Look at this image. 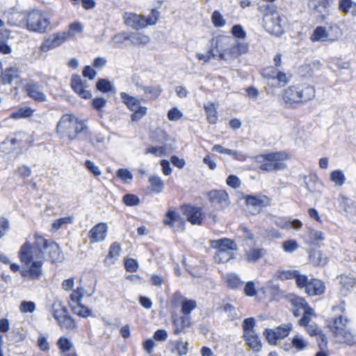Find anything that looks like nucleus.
I'll list each match as a JSON object with an SVG mask.
<instances>
[{"mask_svg": "<svg viewBox=\"0 0 356 356\" xmlns=\"http://www.w3.org/2000/svg\"><path fill=\"white\" fill-rule=\"evenodd\" d=\"M333 312H339L337 317L331 318L328 322V326L333 334H335V331H342V330L346 328V323L348 320L346 317L343 316V313L345 312L344 302H341L340 305H336L332 307Z\"/></svg>", "mask_w": 356, "mask_h": 356, "instance_id": "obj_11", "label": "nucleus"}, {"mask_svg": "<svg viewBox=\"0 0 356 356\" xmlns=\"http://www.w3.org/2000/svg\"><path fill=\"white\" fill-rule=\"evenodd\" d=\"M35 239H36V245L42 247L43 258L52 262L60 261L63 259V255L56 243L47 241L38 234L35 235Z\"/></svg>", "mask_w": 356, "mask_h": 356, "instance_id": "obj_5", "label": "nucleus"}, {"mask_svg": "<svg viewBox=\"0 0 356 356\" xmlns=\"http://www.w3.org/2000/svg\"><path fill=\"white\" fill-rule=\"evenodd\" d=\"M174 325L175 328L174 330L175 334H179L182 332L184 328L188 327L191 325L190 318L188 315H184L179 320H175Z\"/></svg>", "mask_w": 356, "mask_h": 356, "instance_id": "obj_37", "label": "nucleus"}, {"mask_svg": "<svg viewBox=\"0 0 356 356\" xmlns=\"http://www.w3.org/2000/svg\"><path fill=\"white\" fill-rule=\"evenodd\" d=\"M170 352L178 356H184L188 352V343L181 340H175L170 342Z\"/></svg>", "mask_w": 356, "mask_h": 356, "instance_id": "obj_32", "label": "nucleus"}, {"mask_svg": "<svg viewBox=\"0 0 356 356\" xmlns=\"http://www.w3.org/2000/svg\"><path fill=\"white\" fill-rule=\"evenodd\" d=\"M264 335H265L266 340L270 344L275 345L276 341L279 339L278 337H277V334H275L274 329H266L264 332Z\"/></svg>", "mask_w": 356, "mask_h": 356, "instance_id": "obj_62", "label": "nucleus"}, {"mask_svg": "<svg viewBox=\"0 0 356 356\" xmlns=\"http://www.w3.org/2000/svg\"><path fill=\"white\" fill-rule=\"evenodd\" d=\"M332 0H310L308 3L309 13L318 22H323L328 15Z\"/></svg>", "mask_w": 356, "mask_h": 356, "instance_id": "obj_10", "label": "nucleus"}, {"mask_svg": "<svg viewBox=\"0 0 356 356\" xmlns=\"http://www.w3.org/2000/svg\"><path fill=\"white\" fill-rule=\"evenodd\" d=\"M28 95L35 101L42 102L46 101V95L40 90V86L38 83L30 82L25 86Z\"/></svg>", "mask_w": 356, "mask_h": 356, "instance_id": "obj_26", "label": "nucleus"}, {"mask_svg": "<svg viewBox=\"0 0 356 356\" xmlns=\"http://www.w3.org/2000/svg\"><path fill=\"white\" fill-rule=\"evenodd\" d=\"M255 326V320L254 318L250 317L245 318L242 323L243 334H245L250 332H255L254 327Z\"/></svg>", "mask_w": 356, "mask_h": 356, "instance_id": "obj_49", "label": "nucleus"}, {"mask_svg": "<svg viewBox=\"0 0 356 356\" xmlns=\"http://www.w3.org/2000/svg\"><path fill=\"white\" fill-rule=\"evenodd\" d=\"M226 282L228 286L234 289H238L243 284V282H242L238 276L234 273L228 274L226 276Z\"/></svg>", "mask_w": 356, "mask_h": 356, "instance_id": "obj_43", "label": "nucleus"}, {"mask_svg": "<svg viewBox=\"0 0 356 356\" xmlns=\"http://www.w3.org/2000/svg\"><path fill=\"white\" fill-rule=\"evenodd\" d=\"M233 41L234 38L231 36L219 35L216 38H213L210 40L211 47L208 50L207 55L211 56V58L216 57L217 54L214 52L216 50V52L218 53L219 56L220 53L222 52V49L232 44V42Z\"/></svg>", "mask_w": 356, "mask_h": 356, "instance_id": "obj_13", "label": "nucleus"}, {"mask_svg": "<svg viewBox=\"0 0 356 356\" xmlns=\"http://www.w3.org/2000/svg\"><path fill=\"white\" fill-rule=\"evenodd\" d=\"M69 38V34L65 32L54 33L44 39L40 45V50L46 52L60 46Z\"/></svg>", "mask_w": 356, "mask_h": 356, "instance_id": "obj_12", "label": "nucleus"}, {"mask_svg": "<svg viewBox=\"0 0 356 356\" xmlns=\"http://www.w3.org/2000/svg\"><path fill=\"white\" fill-rule=\"evenodd\" d=\"M87 131L88 127L84 122L72 114L63 115L56 125V133L60 137H67L70 140L76 139L79 134Z\"/></svg>", "mask_w": 356, "mask_h": 356, "instance_id": "obj_1", "label": "nucleus"}, {"mask_svg": "<svg viewBox=\"0 0 356 356\" xmlns=\"http://www.w3.org/2000/svg\"><path fill=\"white\" fill-rule=\"evenodd\" d=\"M266 254L267 251L264 248H250L245 250L243 257L248 263L254 264Z\"/></svg>", "mask_w": 356, "mask_h": 356, "instance_id": "obj_24", "label": "nucleus"}, {"mask_svg": "<svg viewBox=\"0 0 356 356\" xmlns=\"http://www.w3.org/2000/svg\"><path fill=\"white\" fill-rule=\"evenodd\" d=\"M204 108L207 113V118L208 122L210 124H216L218 120V114L214 104L210 103L208 105H204Z\"/></svg>", "mask_w": 356, "mask_h": 356, "instance_id": "obj_38", "label": "nucleus"}, {"mask_svg": "<svg viewBox=\"0 0 356 356\" xmlns=\"http://www.w3.org/2000/svg\"><path fill=\"white\" fill-rule=\"evenodd\" d=\"M277 225L284 229L293 228L298 229L302 227V222L299 220H281L277 222Z\"/></svg>", "mask_w": 356, "mask_h": 356, "instance_id": "obj_45", "label": "nucleus"}, {"mask_svg": "<svg viewBox=\"0 0 356 356\" xmlns=\"http://www.w3.org/2000/svg\"><path fill=\"white\" fill-rule=\"evenodd\" d=\"M71 86L72 89L76 92L80 97L83 99H88L92 97V93L90 90H86L87 82L83 81L79 76H74L71 80Z\"/></svg>", "mask_w": 356, "mask_h": 356, "instance_id": "obj_19", "label": "nucleus"}, {"mask_svg": "<svg viewBox=\"0 0 356 356\" xmlns=\"http://www.w3.org/2000/svg\"><path fill=\"white\" fill-rule=\"evenodd\" d=\"M67 311V309L63 307L60 302H54L51 305V314L56 321Z\"/></svg>", "mask_w": 356, "mask_h": 356, "instance_id": "obj_41", "label": "nucleus"}, {"mask_svg": "<svg viewBox=\"0 0 356 356\" xmlns=\"http://www.w3.org/2000/svg\"><path fill=\"white\" fill-rule=\"evenodd\" d=\"M299 105L303 104L314 98L316 90L314 86L307 84L298 85Z\"/></svg>", "mask_w": 356, "mask_h": 356, "instance_id": "obj_23", "label": "nucleus"}, {"mask_svg": "<svg viewBox=\"0 0 356 356\" xmlns=\"http://www.w3.org/2000/svg\"><path fill=\"white\" fill-rule=\"evenodd\" d=\"M211 247L216 249L214 260L217 263H225L234 257L233 251L236 250V243L229 238H224L211 241Z\"/></svg>", "mask_w": 356, "mask_h": 356, "instance_id": "obj_3", "label": "nucleus"}, {"mask_svg": "<svg viewBox=\"0 0 356 356\" xmlns=\"http://www.w3.org/2000/svg\"><path fill=\"white\" fill-rule=\"evenodd\" d=\"M314 315V312L311 307H307L304 310L302 317L299 320V325L301 326H307L311 321L312 316Z\"/></svg>", "mask_w": 356, "mask_h": 356, "instance_id": "obj_51", "label": "nucleus"}, {"mask_svg": "<svg viewBox=\"0 0 356 356\" xmlns=\"http://www.w3.org/2000/svg\"><path fill=\"white\" fill-rule=\"evenodd\" d=\"M19 309L22 313H33L35 310V304L32 301H22Z\"/></svg>", "mask_w": 356, "mask_h": 356, "instance_id": "obj_56", "label": "nucleus"}, {"mask_svg": "<svg viewBox=\"0 0 356 356\" xmlns=\"http://www.w3.org/2000/svg\"><path fill=\"white\" fill-rule=\"evenodd\" d=\"M282 248L286 252H293L298 248V244L296 241L288 240L283 243Z\"/></svg>", "mask_w": 356, "mask_h": 356, "instance_id": "obj_63", "label": "nucleus"}, {"mask_svg": "<svg viewBox=\"0 0 356 356\" xmlns=\"http://www.w3.org/2000/svg\"><path fill=\"white\" fill-rule=\"evenodd\" d=\"M245 201L248 206L253 207L259 213L263 207L270 205V200L265 195L261 197L249 195L247 196Z\"/></svg>", "mask_w": 356, "mask_h": 356, "instance_id": "obj_27", "label": "nucleus"}, {"mask_svg": "<svg viewBox=\"0 0 356 356\" xmlns=\"http://www.w3.org/2000/svg\"><path fill=\"white\" fill-rule=\"evenodd\" d=\"M120 251V245L117 242L113 243L110 247L108 254L104 261L105 264L106 265L113 264L114 263V260H115L119 256Z\"/></svg>", "mask_w": 356, "mask_h": 356, "instance_id": "obj_36", "label": "nucleus"}, {"mask_svg": "<svg viewBox=\"0 0 356 356\" xmlns=\"http://www.w3.org/2000/svg\"><path fill=\"white\" fill-rule=\"evenodd\" d=\"M310 39L312 42H330V38L327 30L325 27L318 26L313 31Z\"/></svg>", "mask_w": 356, "mask_h": 356, "instance_id": "obj_34", "label": "nucleus"}, {"mask_svg": "<svg viewBox=\"0 0 356 356\" xmlns=\"http://www.w3.org/2000/svg\"><path fill=\"white\" fill-rule=\"evenodd\" d=\"M305 186L312 193H321L323 189L322 183L315 175H311L305 180Z\"/></svg>", "mask_w": 356, "mask_h": 356, "instance_id": "obj_33", "label": "nucleus"}, {"mask_svg": "<svg viewBox=\"0 0 356 356\" xmlns=\"http://www.w3.org/2000/svg\"><path fill=\"white\" fill-rule=\"evenodd\" d=\"M21 72L17 67L7 68L3 72L1 82L3 84H10L14 80L20 77Z\"/></svg>", "mask_w": 356, "mask_h": 356, "instance_id": "obj_31", "label": "nucleus"}, {"mask_svg": "<svg viewBox=\"0 0 356 356\" xmlns=\"http://www.w3.org/2000/svg\"><path fill=\"white\" fill-rule=\"evenodd\" d=\"M42 261H33L28 270H23L21 271V275L24 277H29L31 280H38L42 275Z\"/></svg>", "mask_w": 356, "mask_h": 356, "instance_id": "obj_22", "label": "nucleus"}, {"mask_svg": "<svg viewBox=\"0 0 356 356\" xmlns=\"http://www.w3.org/2000/svg\"><path fill=\"white\" fill-rule=\"evenodd\" d=\"M19 257L22 263L28 265L33 262L34 259L43 258V250L42 247L36 245V239L33 245L29 242H26L19 251Z\"/></svg>", "mask_w": 356, "mask_h": 356, "instance_id": "obj_7", "label": "nucleus"}, {"mask_svg": "<svg viewBox=\"0 0 356 356\" xmlns=\"http://www.w3.org/2000/svg\"><path fill=\"white\" fill-rule=\"evenodd\" d=\"M211 20L216 27H222L225 25V20L223 19L221 13L218 10H215L213 13Z\"/></svg>", "mask_w": 356, "mask_h": 356, "instance_id": "obj_54", "label": "nucleus"}, {"mask_svg": "<svg viewBox=\"0 0 356 356\" xmlns=\"http://www.w3.org/2000/svg\"><path fill=\"white\" fill-rule=\"evenodd\" d=\"M341 207L343 208L344 211L346 213V216L348 214V211L353 210V207H355L356 204L354 201L343 196L341 197Z\"/></svg>", "mask_w": 356, "mask_h": 356, "instance_id": "obj_61", "label": "nucleus"}, {"mask_svg": "<svg viewBox=\"0 0 356 356\" xmlns=\"http://www.w3.org/2000/svg\"><path fill=\"white\" fill-rule=\"evenodd\" d=\"M339 9L344 13H350L352 16H356V3L353 0H339Z\"/></svg>", "mask_w": 356, "mask_h": 356, "instance_id": "obj_35", "label": "nucleus"}, {"mask_svg": "<svg viewBox=\"0 0 356 356\" xmlns=\"http://www.w3.org/2000/svg\"><path fill=\"white\" fill-rule=\"evenodd\" d=\"M339 280L342 288L346 291L350 290L356 284V280L353 277L341 276Z\"/></svg>", "mask_w": 356, "mask_h": 356, "instance_id": "obj_48", "label": "nucleus"}, {"mask_svg": "<svg viewBox=\"0 0 356 356\" xmlns=\"http://www.w3.org/2000/svg\"><path fill=\"white\" fill-rule=\"evenodd\" d=\"M182 113L176 107L172 108L168 112V118L170 121H177L182 117Z\"/></svg>", "mask_w": 356, "mask_h": 356, "instance_id": "obj_64", "label": "nucleus"}, {"mask_svg": "<svg viewBox=\"0 0 356 356\" xmlns=\"http://www.w3.org/2000/svg\"><path fill=\"white\" fill-rule=\"evenodd\" d=\"M309 238L312 243L325 240L324 233L321 231L312 229L309 233Z\"/></svg>", "mask_w": 356, "mask_h": 356, "instance_id": "obj_57", "label": "nucleus"}, {"mask_svg": "<svg viewBox=\"0 0 356 356\" xmlns=\"http://www.w3.org/2000/svg\"><path fill=\"white\" fill-rule=\"evenodd\" d=\"M259 10L264 13V28L270 34L280 36L284 32V29L281 24L282 17L277 12L276 7L267 4L260 6Z\"/></svg>", "mask_w": 356, "mask_h": 356, "instance_id": "obj_2", "label": "nucleus"}, {"mask_svg": "<svg viewBox=\"0 0 356 356\" xmlns=\"http://www.w3.org/2000/svg\"><path fill=\"white\" fill-rule=\"evenodd\" d=\"M124 23L134 29L139 30L146 26L145 19L134 13H126L124 15Z\"/></svg>", "mask_w": 356, "mask_h": 356, "instance_id": "obj_25", "label": "nucleus"}, {"mask_svg": "<svg viewBox=\"0 0 356 356\" xmlns=\"http://www.w3.org/2000/svg\"><path fill=\"white\" fill-rule=\"evenodd\" d=\"M163 222L165 225L170 227L175 231L178 230L179 227H182L184 225V220L180 215L171 209L168 210L165 214Z\"/></svg>", "mask_w": 356, "mask_h": 356, "instance_id": "obj_18", "label": "nucleus"}, {"mask_svg": "<svg viewBox=\"0 0 356 356\" xmlns=\"http://www.w3.org/2000/svg\"><path fill=\"white\" fill-rule=\"evenodd\" d=\"M243 338L245 344L248 346L254 352H259L262 348V343L259 339V335L256 332L243 334Z\"/></svg>", "mask_w": 356, "mask_h": 356, "instance_id": "obj_28", "label": "nucleus"}, {"mask_svg": "<svg viewBox=\"0 0 356 356\" xmlns=\"http://www.w3.org/2000/svg\"><path fill=\"white\" fill-rule=\"evenodd\" d=\"M330 179L337 186H342L346 181V177L340 170L332 171L330 174Z\"/></svg>", "mask_w": 356, "mask_h": 356, "instance_id": "obj_47", "label": "nucleus"}, {"mask_svg": "<svg viewBox=\"0 0 356 356\" xmlns=\"http://www.w3.org/2000/svg\"><path fill=\"white\" fill-rule=\"evenodd\" d=\"M83 31V26L80 22H73L69 25V31L65 33L69 34V38L73 37L76 33H81Z\"/></svg>", "mask_w": 356, "mask_h": 356, "instance_id": "obj_52", "label": "nucleus"}, {"mask_svg": "<svg viewBox=\"0 0 356 356\" xmlns=\"http://www.w3.org/2000/svg\"><path fill=\"white\" fill-rule=\"evenodd\" d=\"M248 51V44L245 42H239L234 38L232 44L222 49L218 58L220 60L225 61L232 60L237 58L241 55L247 53Z\"/></svg>", "mask_w": 356, "mask_h": 356, "instance_id": "obj_8", "label": "nucleus"}, {"mask_svg": "<svg viewBox=\"0 0 356 356\" xmlns=\"http://www.w3.org/2000/svg\"><path fill=\"white\" fill-rule=\"evenodd\" d=\"M184 214L186 219L192 225H200L202 222V209L192 205H184L182 207Z\"/></svg>", "mask_w": 356, "mask_h": 356, "instance_id": "obj_17", "label": "nucleus"}, {"mask_svg": "<svg viewBox=\"0 0 356 356\" xmlns=\"http://www.w3.org/2000/svg\"><path fill=\"white\" fill-rule=\"evenodd\" d=\"M49 25V19L40 10H33L26 16V26L30 31L42 33Z\"/></svg>", "mask_w": 356, "mask_h": 356, "instance_id": "obj_6", "label": "nucleus"}, {"mask_svg": "<svg viewBox=\"0 0 356 356\" xmlns=\"http://www.w3.org/2000/svg\"><path fill=\"white\" fill-rule=\"evenodd\" d=\"M291 323L282 324L274 329L275 334H277V337H278L279 339H282L286 337L291 332Z\"/></svg>", "mask_w": 356, "mask_h": 356, "instance_id": "obj_42", "label": "nucleus"}, {"mask_svg": "<svg viewBox=\"0 0 356 356\" xmlns=\"http://www.w3.org/2000/svg\"><path fill=\"white\" fill-rule=\"evenodd\" d=\"M120 39V42L122 40H129L133 44L144 46L149 43L150 38L148 35H144L142 33H131L129 35L126 33H121L115 35L113 37V40Z\"/></svg>", "mask_w": 356, "mask_h": 356, "instance_id": "obj_15", "label": "nucleus"}, {"mask_svg": "<svg viewBox=\"0 0 356 356\" xmlns=\"http://www.w3.org/2000/svg\"><path fill=\"white\" fill-rule=\"evenodd\" d=\"M152 191L156 193H161L163 189V182L158 176L153 175L149 178Z\"/></svg>", "mask_w": 356, "mask_h": 356, "instance_id": "obj_44", "label": "nucleus"}, {"mask_svg": "<svg viewBox=\"0 0 356 356\" xmlns=\"http://www.w3.org/2000/svg\"><path fill=\"white\" fill-rule=\"evenodd\" d=\"M291 342L292 346L298 350H302L307 346V343L298 335L295 336Z\"/></svg>", "mask_w": 356, "mask_h": 356, "instance_id": "obj_55", "label": "nucleus"}, {"mask_svg": "<svg viewBox=\"0 0 356 356\" xmlns=\"http://www.w3.org/2000/svg\"><path fill=\"white\" fill-rule=\"evenodd\" d=\"M211 203L217 209H224L229 205L228 193L223 190H213L208 193Z\"/></svg>", "mask_w": 356, "mask_h": 356, "instance_id": "obj_14", "label": "nucleus"}, {"mask_svg": "<svg viewBox=\"0 0 356 356\" xmlns=\"http://www.w3.org/2000/svg\"><path fill=\"white\" fill-rule=\"evenodd\" d=\"M120 97L122 102L126 106L134 113L131 114V120L133 121H138L147 113V107L140 105V101L133 96H130L127 92H122L120 93Z\"/></svg>", "mask_w": 356, "mask_h": 356, "instance_id": "obj_9", "label": "nucleus"}, {"mask_svg": "<svg viewBox=\"0 0 356 356\" xmlns=\"http://www.w3.org/2000/svg\"><path fill=\"white\" fill-rule=\"evenodd\" d=\"M72 222V218L70 217H63L57 219L52 223V228L55 230H58L61 228L63 225H67Z\"/></svg>", "mask_w": 356, "mask_h": 356, "instance_id": "obj_59", "label": "nucleus"}, {"mask_svg": "<svg viewBox=\"0 0 356 356\" xmlns=\"http://www.w3.org/2000/svg\"><path fill=\"white\" fill-rule=\"evenodd\" d=\"M327 30L330 38V43L337 41L342 35V31L337 24L330 25Z\"/></svg>", "mask_w": 356, "mask_h": 356, "instance_id": "obj_40", "label": "nucleus"}, {"mask_svg": "<svg viewBox=\"0 0 356 356\" xmlns=\"http://www.w3.org/2000/svg\"><path fill=\"white\" fill-rule=\"evenodd\" d=\"M197 307V303L195 300H184L181 304V313L184 315H189L191 312L195 309Z\"/></svg>", "mask_w": 356, "mask_h": 356, "instance_id": "obj_46", "label": "nucleus"}, {"mask_svg": "<svg viewBox=\"0 0 356 356\" xmlns=\"http://www.w3.org/2000/svg\"><path fill=\"white\" fill-rule=\"evenodd\" d=\"M70 308L74 314L83 318H86L92 315L91 309H89L81 302L79 304L71 305Z\"/></svg>", "mask_w": 356, "mask_h": 356, "instance_id": "obj_39", "label": "nucleus"}, {"mask_svg": "<svg viewBox=\"0 0 356 356\" xmlns=\"http://www.w3.org/2000/svg\"><path fill=\"white\" fill-rule=\"evenodd\" d=\"M57 344H58L60 350L63 353H65V352L68 351L72 347V343L70 341V340L65 337H60L58 339Z\"/></svg>", "mask_w": 356, "mask_h": 356, "instance_id": "obj_60", "label": "nucleus"}, {"mask_svg": "<svg viewBox=\"0 0 356 356\" xmlns=\"http://www.w3.org/2000/svg\"><path fill=\"white\" fill-rule=\"evenodd\" d=\"M96 87L99 91L107 92L112 90L113 86L109 81L101 79L97 82Z\"/></svg>", "mask_w": 356, "mask_h": 356, "instance_id": "obj_53", "label": "nucleus"}, {"mask_svg": "<svg viewBox=\"0 0 356 356\" xmlns=\"http://www.w3.org/2000/svg\"><path fill=\"white\" fill-rule=\"evenodd\" d=\"M334 337L339 343H346L348 346L356 344V333L347 327L342 330V331H335Z\"/></svg>", "mask_w": 356, "mask_h": 356, "instance_id": "obj_21", "label": "nucleus"}, {"mask_svg": "<svg viewBox=\"0 0 356 356\" xmlns=\"http://www.w3.org/2000/svg\"><path fill=\"white\" fill-rule=\"evenodd\" d=\"M259 157L263 159L259 168L261 170L273 172L284 170L286 167L284 161L287 159V155L284 152L270 153L260 155Z\"/></svg>", "mask_w": 356, "mask_h": 356, "instance_id": "obj_4", "label": "nucleus"}, {"mask_svg": "<svg viewBox=\"0 0 356 356\" xmlns=\"http://www.w3.org/2000/svg\"><path fill=\"white\" fill-rule=\"evenodd\" d=\"M60 327L63 329L73 330L76 327V323L69 315V316H65L64 321H60Z\"/></svg>", "mask_w": 356, "mask_h": 356, "instance_id": "obj_58", "label": "nucleus"}, {"mask_svg": "<svg viewBox=\"0 0 356 356\" xmlns=\"http://www.w3.org/2000/svg\"><path fill=\"white\" fill-rule=\"evenodd\" d=\"M298 85L291 86L282 92V99L287 107L299 105Z\"/></svg>", "mask_w": 356, "mask_h": 356, "instance_id": "obj_20", "label": "nucleus"}, {"mask_svg": "<svg viewBox=\"0 0 356 356\" xmlns=\"http://www.w3.org/2000/svg\"><path fill=\"white\" fill-rule=\"evenodd\" d=\"M108 227L104 222L95 225L88 232L90 243H99L105 240L107 236Z\"/></svg>", "mask_w": 356, "mask_h": 356, "instance_id": "obj_16", "label": "nucleus"}, {"mask_svg": "<svg viewBox=\"0 0 356 356\" xmlns=\"http://www.w3.org/2000/svg\"><path fill=\"white\" fill-rule=\"evenodd\" d=\"M138 88H140L145 95V99H143L144 102H146L147 100H155L161 94L163 90L161 87L159 85L157 86H145L143 85H137Z\"/></svg>", "mask_w": 356, "mask_h": 356, "instance_id": "obj_29", "label": "nucleus"}, {"mask_svg": "<svg viewBox=\"0 0 356 356\" xmlns=\"http://www.w3.org/2000/svg\"><path fill=\"white\" fill-rule=\"evenodd\" d=\"M122 202L129 207H134L140 204V198L134 194H126L123 196Z\"/></svg>", "mask_w": 356, "mask_h": 356, "instance_id": "obj_50", "label": "nucleus"}, {"mask_svg": "<svg viewBox=\"0 0 356 356\" xmlns=\"http://www.w3.org/2000/svg\"><path fill=\"white\" fill-rule=\"evenodd\" d=\"M324 291V283L317 279L311 280L305 289V291L309 296H319L323 293Z\"/></svg>", "mask_w": 356, "mask_h": 356, "instance_id": "obj_30", "label": "nucleus"}]
</instances>
